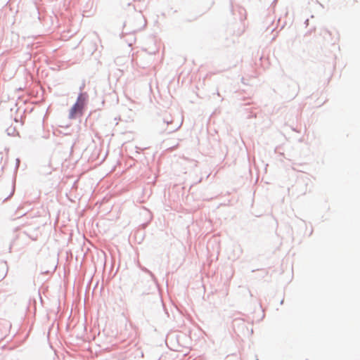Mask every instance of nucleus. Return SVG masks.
<instances>
[{
    "label": "nucleus",
    "mask_w": 360,
    "mask_h": 360,
    "mask_svg": "<svg viewBox=\"0 0 360 360\" xmlns=\"http://www.w3.org/2000/svg\"><path fill=\"white\" fill-rule=\"evenodd\" d=\"M83 102L82 101V95L77 99V103L72 107L70 111V118H75L77 114H81L83 109Z\"/></svg>",
    "instance_id": "obj_1"
},
{
    "label": "nucleus",
    "mask_w": 360,
    "mask_h": 360,
    "mask_svg": "<svg viewBox=\"0 0 360 360\" xmlns=\"http://www.w3.org/2000/svg\"><path fill=\"white\" fill-rule=\"evenodd\" d=\"M321 34L323 36V37L325 39H327V36H328H328H330V35H331L330 32L328 30H326V29L323 30L321 31Z\"/></svg>",
    "instance_id": "obj_2"
}]
</instances>
